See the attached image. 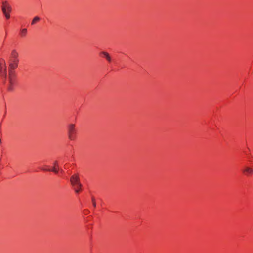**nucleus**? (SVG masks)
I'll list each match as a JSON object with an SVG mask.
<instances>
[{
  "label": "nucleus",
  "mask_w": 253,
  "mask_h": 253,
  "mask_svg": "<svg viewBox=\"0 0 253 253\" xmlns=\"http://www.w3.org/2000/svg\"><path fill=\"white\" fill-rule=\"evenodd\" d=\"M16 82V75L14 71H8V76L7 78V83L6 84L7 89L11 91L13 90L14 86Z\"/></svg>",
  "instance_id": "obj_1"
},
{
  "label": "nucleus",
  "mask_w": 253,
  "mask_h": 253,
  "mask_svg": "<svg viewBox=\"0 0 253 253\" xmlns=\"http://www.w3.org/2000/svg\"><path fill=\"white\" fill-rule=\"evenodd\" d=\"M77 130L75 128V125L71 124L68 126V135L69 139L74 140L76 137Z\"/></svg>",
  "instance_id": "obj_2"
},
{
  "label": "nucleus",
  "mask_w": 253,
  "mask_h": 253,
  "mask_svg": "<svg viewBox=\"0 0 253 253\" xmlns=\"http://www.w3.org/2000/svg\"><path fill=\"white\" fill-rule=\"evenodd\" d=\"M11 6L9 5L6 1L2 2V11L6 19L10 18L9 13L11 11Z\"/></svg>",
  "instance_id": "obj_3"
},
{
  "label": "nucleus",
  "mask_w": 253,
  "mask_h": 253,
  "mask_svg": "<svg viewBox=\"0 0 253 253\" xmlns=\"http://www.w3.org/2000/svg\"><path fill=\"white\" fill-rule=\"evenodd\" d=\"M70 182L74 187L76 186H78L79 187H82V184L80 182V178L78 174H74L72 175L70 179Z\"/></svg>",
  "instance_id": "obj_4"
},
{
  "label": "nucleus",
  "mask_w": 253,
  "mask_h": 253,
  "mask_svg": "<svg viewBox=\"0 0 253 253\" xmlns=\"http://www.w3.org/2000/svg\"><path fill=\"white\" fill-rule=\"evenodd\" d=\"M0 67L1 76L6 80L7 78V69L5 61L1 59L0 61Z\"/></svg>",
  "instance_id": "obj_5"
},
{
  "label": "nucleus",
  "mask_w": 253,
  "mask_h": 253,
  "mask_svg": "<svg viewBox=\"0 0 253 253\" xmlns=\"http://www.w3.org/2000/svg\"><path fill=\"white\" fill-rule=\"evenodd\" d=\"M19 59H9L8 61L9 64V71H14L18 65Z\"/></svg>",
  "instance_id": "obj_6"
},
{
  "label": "nucleus",
  "mask_w": 253,
  "mask_h": 253,
  "mask_svg": "<svg viewBox=\"0 0 253 253\" xmlns=\"http://www.w3.org/2000/svg\"><path fill=\"white\" fill-rule=\"evenodd\" d=\"M54 167H53V169H44L43 168H42L41 169L45 170V171H53L55 172V173H57L58 172V171L60 170L61 172V173H63L64 171L62 169H60L58 165V163L57 161H55L54 163Z\"/></svg>",
  "instance_id": "obj_7"
},
{
  "label": "nucleus",
  "mask_w": 253,
  "mask_h": 253,
  "mask_svg": "<svg viewBox=\"0 0 253 253\" xmlns=\"http://www.w3.org/2000/svg\"><path fill=\"white\" fill-rule=\"evenodd\" d=\"M243 172L247 176H249L253 174V169L251 167L246 166L245 167Z\"/></svg>",
  "instance_id": "obj_8"
},
{
  "label": "nucleus",
  "mask_w": 253,
  "mask_h": 253,
  "mask_svg": "<svg viewBox=\"0 0 253 253\" xmlns=\"http://www.w3.org/2000/svg\"><path fill=\"white\" fill-rule=\"evenodd\" d=\"M9 59H18V53L15 50L11 51Z\"/></svg>",
  "instance_id": "obj_9"
},
{
  "label": "nucleus",
  "mask_w": 253,
  "mask_h": 253,
  "mask_svg": "<svg viewBox=\"0 0 253 253\" xmlns=\"http://www.w3.org/2000/svg\"><path fill=\"white\" fill-rule=\"evenodd\" d=\"M101 53L105 57L108 61L111 62V59L108 53L106 52H102Z\"/></svg>",
  "instance_id": "obj_10"
},
{
  "label": "nucleus",
  "mask_w": 253,
  "mask_h": 253,
  "mask_svg": "<svg viewBox=\"0 0 253 253\" xmlns=\"http://www.w3.org/2000/svg\"><path fill=\"white\" fill-rule=\"evenodd\" d=\"M20 33L22 36H24L26 35L27 33V29H23L21 30Z\"/></svg>",
  "instance_id": "obj_11"
},
{
  "label": "nucleus",
  "mask_w": 253,
  "mask_h": 253,
  "mask_svg": "<svg viewBox=\"0 0 253 253\" xmlns=\"http://www.w3.org/2000/svg\"><path fill=\"white\" fill-rule=\"evenodd\" d=\"M39 20H40L39 17H37V16L35 17L34 18V19H33V20H32V23H31V24H32V25H33V24H35V23L36 22L38 21Z\"/></svg>",
  "instance_id": "obj_12"
},
{
  "label": "nucleus",
  "mask_w": 253,
  "mask_h": 253,
  "mask_svg": "<svg viewBox=\"0 0 253 253\" xmlns=\"http://www.w3.org/2000/svg\"><path fill=\"white\" fill-rule=\"evenodd\" d=\"M81 187H78V186H76L74 187L75 191L76 193H79L80 191V188Z\"/></svg>",
  "instance_id": "obj_13"
},
{
  "label": "nucleus",
  "mask_w": 253,
  "mask_h": 253,
  "mask_svg": "<svg viewBox=\"0 0 253 253\" xmlns=\"http://www.w3.org/2000/svg\"><path fill=\"white\" fill-rule=\"evenodd\" d=\"M92 203H93V205L94 207H95L96 206V203H95V202L94 201V198H92Z\"/></svg>",
  "instance_id": "obj_14"
},
{
  "label": "nucleus",
  "mask_w": 253,
  "mask_h": 253,
  "mask_svg": "<svg viewBox=\"0 0 253 253\" xmlns=\"http://www.w3.org/2000/svg\"><path fill=\"white\" fill-rule=\"evenodd\" d=\"M66 168H67V166L65 167V169H66Z\"/></svg>",
  "instance_id": "obj_15"
},
{
  "label": "nucleus",
  "mask_w": 253,
  "mask_h": 253,
  "mask_svg": "<svg viewBox=\"0 0 253 253\" xmlns=\"http://www.w3.org/2000/svg\"><path fill=\"white\" fill-rule=\"evenodd\" d=\"M66 168H67V166L65 167V169H66Z\"/></svg>",
  "instance_id": "obj_16"
}]
</instances>
